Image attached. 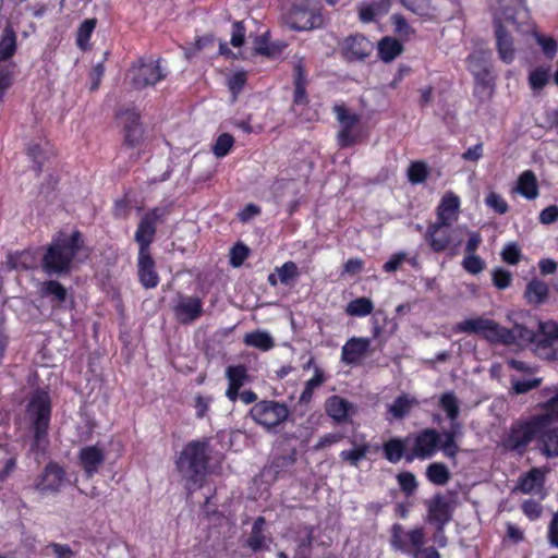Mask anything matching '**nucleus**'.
Wrapping results in <instances>:
<instances>
[{
  "instance_id": "nucleus-3",
  "label": "nucleus",
  "mask_w": 558,
  "mask_h": 558,
  "mask_svg": "<svg viewBox=\"0 0 558 558\" xmlns=\"http://www.w3.org/2000/svg\"><path fill=\"white\" fill-rule=\"evenodd\" d=\"M26 417L33 434L32 450L45 454L49 446V424L51 418V400L47 391L37 389L26 405Z\"/></svg>"
},
{
  "instance_id": "nucleus-35",
  "label": "nucleus",
  "mask_w": 558,
  "mask_h": 558,
  "mask_svg": "<svg viewBox=\"0 0 558 558\" xmlns=\"http://www.w3.org/2000/svg\"><path fill=\"white\" fill-rule=\"evenodd\" d=\"M517 191L527 199H535L538 196L537 179L532 170L520 174Z\"/></svg>"
},
{
  "instance_id": "nucleus-56",
  "label": "nucleus",
  "mask_w": 558,
  "mask_h": 558,
  "mask_svg": "<svg viewBox=\"0 0 558 558\" xmlns=\"http://www.w3.org/2000/svg\"><path fill=\"white\" fill-rule=\"evenodd\" d=\"M535 37L537 44L542 47L544 54L548 59H553L556 56L558 49L556 39L539 34H536Z\"/></svg>"
},
{
  "instance_id": "nucleus-19",
  "label": "nucleus",
  "mask_w": 558,
  "mask_h": 558,
  "mask_svg": "<svg viewBox=\"0 0 558 558\" xmlns=\"http://www.w3.org/2000/svg\"><path fill=\"white\" fill-rule=\"evenodd\" d=\"M137 268L138 279L144 288L151 289L158 286L159 276L150 251L138 252Z\"/></svg>"
},
{
  "instance_id": "nucleus-31",
  "label": "nucleus",
  "mask_w": 558,
  "mask_h": 558,
  "mask_svg": "<svg viewBox=\"0 0 558 558\" xmlns=\"http://www.w3.org/2000/svg\"><path fill=\"white\" fill-rule=\"evenodd\" d=\"M17 49L16 33L11 23H7L0 37V61L11 59Z\"/></svg>"
},
{
  "instance_id": "nucleus-59",
  "label": "nucleus",
  "mask_w": 558,
  "mask_h": 558,
  "mask_svg": "<svg viewBox=\"0 0 558 558\" xmlns=\"http://www.w3.org/2000/svg\"><path fill=\"white\" fill-rule=\"evenodd\" d=\"M492 275L493 283L497 289L504 290L511 284L512 275L509 270H506L504 268H495Z\"/></svg>"
},
{
  "instance_id": "nucleus-37",
  "label": "nucleus",
  "mask_w": 558,
  "mask_h": 558,
  "mask_svg": "<svg viewBox=\"0 0 558 558\" xmlns=\"http://www.w3.org/2000/svg\"><path fill=\"white\" fill-rule=\"evenodd\" d=\"M409 441V438L400 439V438H392L384 444V454L385 458L391 462L397 463L400 461L403 457L405 458V442Z\"/></svg>"
},
{
  "instance_id": "nucleus-38",
  "label": "nucleus",
  "mask_w": 558,
  "mask_h": 558,
  "mask_svg": "<svg viewBox=\"0 0 558 558\" xmlns=\"http://www.w3.org/2000/svg\"><path fill=\"white\" fill-rule=\"evenodd\" d=\"M243 341L246 345L262 351H268L275 347L274 338L268 332L260 330L246 333Z\"/></svg>"
},
{
  "instance_id": "nucleus-50",
  "label": "nucleus",
  "mask_w": 558,
  "mask_h": 558,
  "mask_svg": "<svg viewBox=\"0 0 558 558\" xmlns=\"http://www.w3.org/2000/svg\"><path fill=\"white\" fill-rule=\"evenodd\" d=\"M400 489L407 495L411 496L417 489V481L413 473L401 472L397 475Z\"/></svg>"
},
{
  "instance_id": "nucleus-5",
  "label": "nucleus",
  "mask_w": 558,
  "mask_h": 558,
  "mask_svg": "<svg viewBox=\"0 0 558 558\" xmlns=\"http://www.w3.org/2000/svg\"><path fill=\"white\" fill-rule=\"evenodd\" d=\"M286 24L293 31L305 32L320 28L324 16L318 0H296L284 15Z\"/></svg>"
},
{
  "instance_id": "nucleus-21",
  "label": "nucleus",
  "mask_w": 558,
  "mask_h": 558,
  "mask_svg": "<svg viewBox=\"0 0 558 558\" xmlns=\"http://www.w3.org/2000/svg\"><path fill=\"white\" fill-rule=\"evenodd\" d=\"M535 338V330L523 325L515 324L512 328L500 327V336L498 343L504 344H532Z\"/></svg>"
},
{
  "instance_id": "nucleus-25",
  "label": "nucleus",
  "mask_w": 558,
  "mask_h": 558,
  "mask_svg": "<svg viewBox=\"0 0 558 558\" xmlns=\"http://www.w3.org/2000/svg\"><path fill=\"white\" fill-rule=\"evenodd\" d=\"M5 267L8 270L24 271L37 267L36 252L28 248L7 255Z\"/></svg>"
},
{
  "instance_id": "nucleus-44",
  "label": "nucleus",
  "mask_w": 558,
  "mask_h": 558,
  "mask_svg": "<svg viewBox=\"0 0 558 558\" xmlns=\"http://www.w3.org/2000/svg\"><path fill=\"white\" fill-rule=\"evenodd\" d=\"M374 308L373 302L367 298H357L347 306V313L351 316H366Z\"/></svg>"
},
{
  "instance_id": "nucleus-51",
  "label": "nucleus",
  "mask_w": 558,
  "mask_h": 558,
  "mask_svg": "<svg viewBox=\"0 0 558 558\" xmlns=\"http://www.w3.org/2000/svg\"><path fill=\"white\" fill-rule=\"evenodd\" d=\"M296 461V452L292 450L289 454L275 457L271 461V469L279 474L290 469Z\"/></svg>"
},
{
  "instance_id": "nucleus-11",
  "label": "nucleus",
  "mask_w": 558,
  "mask_h": 558,
  "mask_svg": "<svg viewBox=\"0 0 558 558\" xmlns=\"http://www.w3.org/2000/svg\"><path fill=\"white\" fill-rule=\"evenodd\" d=\"M132 86L142 89L153 86L166 77V73L161 70L159 60H149L145 62L140 59L130 70Z\"/></svg>"
},
{
  "instance_id": "nucleus-28",
  "label": "nucleus",
  "mask_w": 558,
  "mask_h": 558,
  "mask_svg": "<svg viewBox=\"0 0 558 558\" xmlns=\"http://www.w3.org/2000/svg\"><path fill=\"white\" fill-rule=\"evenodd\" d=\"M352 407V403L348 400L336 395L329 397L325 403L326 413L338 424L348 421V415Z\"/></svg>"
},
{
  "instance_id": "nucleus-53",
  "label": "nucleus",
  "mask_w": 558,
  "mask_h": 558,
  "mask_svg": "<svg viewBox=\"0 0 558 558\" xmlns=\"http://www.w3.org/2000/svg\"><path fill=\"white\" fill-rule=\"evenodd\" d=\"M521 250L514 242L508 243L501 252L502 260L510 265H517L521 260Z\"/></svg>"
},
{
  "instance_id": "nucleus-6",
  "label": "nucleus",
  "mask_w": 558,
  "mask_h": 558,
  "mask_svg": "<svg viewBox=\"0 0 558 558\" xmlns=\"http://www.w3.org/2000/svg\"><path fill=\"white\" fill-rule=\"evenodd\" d=\"M555 392L545 403L547 421L544 423L538 434L537 450L547 459L558 457V427H550L549 424L554 420H558V388L553 389Z\"/></svg>"
},
{
  "instance_id": "nucleus-12",
  "label": "nucleus",
  "mask_w": 558,
  "mask_h": 558,
  "mask_svg": "<svg viewBox=\"0 0 558 558\" xmlns=\"http://www.w3.org/2000/svg\"><path fill=\"white\" fill-rule=\"evenodd\" d=\"M65 480V470L58 462L50 461L37 476L34 488L41 495H54L60 492Z\"/></svg>"
},
{
  "instance_id": "nucleus-57",
  "label": "nucleus",
  "mask_w": 558,
  "mask_h": 558,
  "mask_svg": "<svg viewBox=\"0 0 558 558\" xmlns=\"http://www.w3.org/2000/svg\"><path fill=\"white\" fill-rule=\"evenodd\" d=\"M401 3L411 12L418 16L429 15L428 0H400Z\"/></svg>"
},
{
  "instance_id": "nucleus-47",
  "label": "nucleus",
  "mask_w": 558,
  "mask_h": 558,
  "mask_svg": "<svg viewBox=\"0 0 558 558\" xmlns=\"http://www.w3.org/2000/svg\"><path fill=\"white\" fill-rule=\"evenodd\" d=\"M369 451L368 444L355 446L353 449L343 450L340 453L342 460L350 462L351 465L357 466L360 461L364 459Z\"/></svg>"
},
{
  "instance_id": "nucleus-40",
  "label": "nucleus",
  "mask_w": 558,
  "mask_h": 558,
  "mask_svg": "<svg viewBox=\"0 0 558 558\" xmlns=\"http://www.w3.org/2000/svg\"><path fill=\"white\" fill-rule=\"evenodd\" d=\"M498 2L505 19L512 24H515L517 17L525 11L524 0H498Z\"/></svg>"
},
{
  "instance_id": "nucleus-60",
  "label": "nucleus",
  "mask_w": 558,
  "mask_h": 558,
  "mask_svg": "<svg viewBox=\"0 0 558 558\" xmlns=\"http://www.w3.org/2000/svg\"><path fill=\"white\" fill-rule=\"evenodd\" d=\"M245 83H246V72H244V71L234 73L228 80V87H229L230 92L232 93L233 100L236 99V96L241 93Z\"/></svg>"
},
{
  "instance_id": "nucleus-43",
  "label": "nucleus",
  "mask_w": 558,
  "mask_h": 558,
  "mask_svg": "<svg viewBox=\"0 0 558 558\" xmlns=\"http://www.w3.org/2000/svg\"><path fill=\"white\" fill-rule=\"evenodd\" d=\"M333 112L336 113L337 120L339 121L343 129V133L352 131V129L360 121V117L356 113L349 112L344 105L333 106Z\"/></svg>"
},
{
  "instance_id": "nucleus-55",
  "label": "nucleus",
  "mask_w": 558,
  "mask_h": 558,
  "mask_svg": "<svg viewBox=\"0 0 558 558\" xmlns=\"http://www.w3.org/2000/svg\"><path fill=\"white\" fill-rule=\"evenodd\" d=\"M250 250L243 243H236L230 253V263L233 267H240L248 257Z\"/></svg>"
},
{
  "instance_id": "nucleus-23",
  "label": "nucleus",
  "mask_w": 558,
  "mask_h": 558,
  "mask_svg": "<svg viewBox=\"0 0 558 558\" xmlns=\"http://www.w3.org/2000/svg\"><path fill=\"white\" fill-rule=\"evenodd\" d=\"M226 377L229 383L226 396L230 401L234 402L239 398L241 387L248 379L247 368L245 365L241 364L228 366Z\"/></svg>"
},
{
  "instance_id": "nucleus-58",
  "label": "nucleus",
  "mask_w": 558,
  "mask_h": 558,
  "mask_svg": "<svg viewBox=\"0 0 558 558\" xmlns=\"http://www.w3.org/2000/svg\"><path fill=\"white\" fill-rule=\"evenodd\" d=\"M541 383L542 378L512 380V391L517 395H523L539 387Z\"/></svg>"
},
{
  "instance_id": "nucleus-45",
  "label": "nucleus",
  "mask_w": 558,
  "mask_h": 558,
  "mask_svg": "<svg viewBox=\"0 0 558 558\" xmlns=\"http://www.w3.org/2000/svg\"><path fill=\"white\" fill-rule=\"evenodd\" d=\"M96 25L97 20L95 17L86 19L81 23L76 37V44L81 49H86L90 35L94 32Z\"/></svg>"
},
{
  "instance_id": "nucleus-32",
  "label": "nucleus",
  "mask_w": 558,
  "mask_h": 558,
  "mask_svg": "<svg viewBox=\"0 0 558 558\" xmlns=\"http://www.w3.org/2000/svg\"><path fill=\"white\" fill-rule=\"evenodd\" d=\"M543 484L544 473L541 471V469L533 468L519 477L515 489L522 492L523 494H531L537 488L542 487Z\"/></svg>"
},
{
  "instance_id": "nucleus-41",
  "label": "nucleus",
  "mask_w": 558,
  "mask_h": 558,
  "mask_svg": "<svg viewBox=\"0 0 558 558\" xmlns=\"http://www.w3.org/2000/svg\"><path fill=\"white\" fill-rule=\"evenodd\" d=\"M426 477L435 485H445L450 480V472L444 463L434 462L427 466Z\"/></svg>"
},
{
  "instance_id": "nucleus-20",
  "label": "nucleus",
  "mask_w": 558,
  "mask_h": 558,
  "mask_svg": "<svg viewBox=\"0 0 558 558\" xmlns=\"http://www.w3.org/2000/svg\"><path fill=\"white\" fill-rule=\"evenodd\" d=\"M371 340L367 338H351L342 347L341 361L347 365L359 364L367 354Z\"/></svg>"
},
{
  "instance_id": "nucleus-36",
  "label": "nucleus",
  "mask_w": 558,
  "mask_h": 558,
  "mask_svg": "<svg viewBox=\"0 0 558 558\" xmlns=\"http://www.w3.org/2000/svg\"><path fill=\"white\" fill-rule=\"evenodd\" d=\"M303 536L299 538L293 558H311L312 546L314 542L315 527L313 525H304L302 527Z\"/></svg>"
},
{
  "instance_id": "nucleus-24",
  "label": "nucleus",
  "mask_w": 558,
  "mask_h": 558,
  "mask_svg": "<svg viewBox=\"0 0 558 558\" xmlns=\"http://www.w3.org/2000/svg\"><path fill=\"white\" fill-rule=\"evenodd\" d=\"M459 206L460 201L457 195L452 192L445 194L437 207V219L435 222H438V225L451 226V223L458 218Z\"/></svg>"
},
{
  "instance_id": "nucleus-7",
  "label": "nucleus",
  "mask_w": 558,
  "mask_h": 558,
  "mask_svg": "<svg viewBox=\"0 0 558 558\" xmlns=\"http://www.w3.org/2000/svg\"><path fill=\"white\" fill-rule=\"evenodd\" d=\"M250 414L256 423L267 429H272L288 420L290 411L284 403L263 400L253 405Z\"/></svg>"
},
{
  "instance_id": "nucleus-34",
  "label": "nucleus",
  "mask_w": 558,
  "mask_h": 558,
  "mask_svg": "<svg viewBox=\"0 0 558 558\" xmlns=\"http://www.w3.org/2000/svg\"><path fill=\"white\" fill-rule=\"evenodd\" d=\"M378 56L384 62H391L403 51V45L395 37L386 36L378 43Z\"/></svg>"
},
{
  "instance_id": "nucleus-46",
  "label": "nucleus",
  "mask_w": 558,
  "mask_h": 558,
  "mask_svg": "<svg viewBox=\"0 0 558 558\" xmlns=\"http://www.w3.org/2000/svg\"><path fill=\"white\" fill-rule=\"evenodd\" d=\"M428 167L423 161H414L408 168V179L412 184H420L428 177Z\"/></svg>"
},
{
  "instance_id": "nucleus-9",
  "label": "nucleus",
  "mask_w": 558,
  "mask_h": 558,
  "mask_svg": "<svg viewBox=\"0 0 558 558\" xmlns=\"http://www.w3.org/2000/svg\"><path fill=\"white\" fill-rule=\"evenodd\" d=\"M172 312L174 319L181 325H191L202 317L203 301L201 298L195 295H185L183 293H177Z\"/></svg>"
},
{
  "instance_id": "nucleus-16",
  "label": "nucleus",
  "mask_w": 558,
  "mask_h": 558,
  "mask_svg": "<svg viewBox=\"0 0 558 558\" xmlns=\"http://www.w3.org/2000/svg\"><path fill=\"white\" fill-rule=\"evenodd\" d=\"M117 117L123 124L124 143L130 147L137 146L143 138V128L140 123V113L134 109H124L117 112Z\"/></svg>"
},
{
  "instance_id": "nucleus-17",
  "label": "nucleus",
  "mask_w": 558,
  "mask_h": 558,
  "mask_svg": "<svg viewBox=\"0 0 558 558\" xmlns=\"http://www.w3.org/2000/svg\"><path fill=\"white\" fill-rule=\"evenodd\" d=\"M373 44L363 35H351L344 39L343 57L348 61H363L373 51Z\"/></svg>"
},
{
  "instance_id": "nucleus-18",
  "label": "nucleus",
  "mask_w": 558,
  "mask_h": 558,
  "mask_svg": "<svg viewBox=\"0 0 558 558\" xmlns=\"http://www.w3.org/2000/svg\"><path fill=\"white\" fill-rule=\"evenodd\" d=\"M106 456L98 446L83 447L78 452V463L82 466L86 478H92L98 473L100 466L105 463Z\"/></svg>"
},
{
  "instance_id": "nucleus-48",
  "label": "nucleus",
  "mask_w": 558,
  "mask_h": 558,
  "mask_svg": "<svg viewBox=\"0 0 558 558\" xmlns=\"http://www.w3.org/2000/svg\"><path fill=\"white\" fill-rule=\"evenodd\" d=\"M390 545L395 550L410 554L412 550L408 548L404 539V531L401 524L395 523L391 527Z\"/></svg>"
},
{
  "instance_id": "nucleus-4",
  "label": "nucleus",
  "mask_w": 558,
  "mask_h": 558,
  "mask_svg": "<svg viewBox=\"0 0 558 558\" xmlns=\"http://www.w3.org/2000/svg\"><path fill=\"white\" fill-rule=\"evenodd\" d=\"M548 415H536L530 421L513 424L507 434L502 437L501 446L506 451L523 456L527 446L538 439V434Z\"/></svg>"
},
{
  "instance_id": "nucleus-8",
  "label": "nucleus",
  "mask_w": 558,
  "mask_h": 558,
  "mask_svg": "<svg viewBox=\"0 0 558 558\" xmlns=\"http://www.w3.org/2000/svg\"><path fill=\"white\" fill-rule=\"evenodd\" d=\"M427 508L426 521L434 525L437 534H442L445 526L452 520L454 505L450 497L435 494L425 501Z\"/></svg>"
},
{
  "instance_id": "nucleus-54",
  "label": "nucleus",
  "mask_w": 558,
  "mask_h": 558,
  "mask_svg": "<svg viewBox=\"0 0 558 558\" xmlns=\"http://www.w3.org/2000/svg\"><path fill=\"white\" fill-rule=\"evenodd\" d=\"M462 266L468 272L477 275L484 270L485 262L476 254L465 255L462 260Z\"/></svg>"
},
{
  "instance_id": "nucleus-61",
  "label": "nucleus",
  "mask_w": 558,
  "mask_h": 558,
  "mask_svg": "<svg viewBox=\"0 0 558 558\" xmlns=\"http://www.w3.org/2000/svg\"><path fill=\"white\" fill-rule=\"evenodd\" d=\"M488 207L493 208L496 213L504 215L508 211L509 206L506 201L497 193L490 192L485 199Z\"/></svg>"
},
{
  "instance_id": "nucleus-52",
  "label": "nucleus",
  "mask_w": 558,
  "mask_h": 558,
  "mask_svg": "<svg viewBox=\"0 0 558 558\" xmlns=\"http://www.w3.org/2000/svg\"><path fill=\"white\" fill-rule=\"evenodd\" d=\"M46 147L41 144H31L27 148V155L33 159L36 165V171L39 173L43 169L44 161L46 159Z\"/></svg>"
},
{
  "instance_id": "nucleus-29",
  "label": "nucleus",
  "mask_w": 558,
  "mask_h": 558,
  "mask_svg": "<svg viewBox=\"0 0 558 558\" xmlns=\"http://www.w3.org/2000/svg\"><path fill=\"white\" fill-rule=\"evenodd\" d=\"M156 231L157 225L143 216L134 236V240L138 244V252L150 251L149 247L154 241Z\"/></svg>"
},
{
  "instance_id": "nucleus-22",
  "label": "nucleus",
  "mask_w": 558,
  "mask_h": 558,
  "mask_svg": "<svg viewBox=\"0 0 558 558\" xmlns=\"http://www.w3.org/2000/svg\"><path fill=\"white\" fill-rule=\"evenodd\" d=\"M449 227V225H438V222L428 226L425 239L434 252L440 253L452 243Z\"/></svg>"
},
{
  "instance_id": "nucleus-30",
  "label": "nucleus",
  "mask_w": 558,
  "mask_h": 558,
  "mask_svg": "<svg viewBox=\"0 0 558 558\" xmlns=\"http://www.w3.org/2000/svg\"><path fill=\"white\" fill-rule=\"evenodd\" d=\"M549 295V288L546 282L539 279H532L525 288L524 298L530 305L539 306L544 304Z\"/></svg>"
},
{
  "instance_id": "nucleus-63",
  "label": "nucleus",
  "mask_w": 558,
  "mask_h": 558,
  "mask_svg": "<svg viewBox=\"0 0 558 558\" xmlns=\"http://www.w3.org/2000/svg\"><path fill=\"white\" fill-rule=\"evenodd\" d=\"M278 270V276L283 284H289L292 279L298 277V267L293 262L284 263Z\"/></svg>"
},
{
  "instance_id": "nucleus-49",
  "label": "nucleus",
  "mask_w": 558,
  "mask_h": 558,
  "mask_svg": "<svg viewBox=\"0 0 558 558\" xmlns=\"http://www.w3.org/2000/svg\"><path fill=\"white\" fill-rule=\"evenodd\" d=\"M234 138L228 133H223L218 136L216 143L213 146V153L216 157H225L232 148Z\"/></svg>"
},
{
  "instance_id": "nucleus-10",
  "label": "nucleus",
  "mask_w": 558,
  "mask_h": 558,
  "mask_svg": "<svg viewBox=\"0 0 558 558\" xmlns=\"http://www.w3.org/2000/svg\"><path fill=\"white\" fill-rule=\"evenodd\" d=\"M470 70L475 77L474 96L482 102L492 98L494 94V81L483 59L477 53L468 57Z\"/></svg>"
},
{
  "instance_id": "nucleus-64",
  "label": "nucleus",
  "mask_w": 558,
  "mask_h": 558,
  "mask_svg": "<svg viewBox=\"0 0 558 558\" xmlns=\"http://www.w3.org/2000/svg\"><path fill=\"white\" fill-rule=\"evenodd\" d=\"M171 213V205L157 206L154 209L147 211L144 216L156 223L157 226L162 223L166 217Z\"/></svg>"
},
{
  "instance_id": "nucleus-42",
  "label": "nucleus",
  "mask_w": 558,
  "mask_h": 558,
  "mask_svg": "<svg viewBox=\"0 0 558 558\" xmlns=\"http://www.w3.org/2000/svg\"><path fill=\"white\" fill-rule=\"evenodd\" d=\"M439 407L450 421L458 420L460 414L459 400L453 391H446L439 398Z\"/></svg>"
},
{
  "instance_id": "nucleus-1",
  "label": "nucleus",
  "mask_w": 558,
  "mask_h": 558,
  "mask_svg": "<svg viewBox=\"0 0 558 558\" xmlns=\"http://www.w3.org/2000/svg\"><path fill=\"white\" fill-rule=\"evenodd\" d=\"M89 250L85 246L83 235L74 231L70 236L58 238L48 246L41 259V268L48 276L69 275L74 259L88 258Z\"/></svg>"
},
{
  "instance_id": "nucleus-39",
  "label": "nucleus",
  "mask_w": 558,
  "mask_h": 558,
  "mask_svg": "<svg viewBox=\"0 0 558 558\" xmlns=\"http://www.w3.org/2000/svg\"><path fill=\"white\" fill-rule=\"evenodd\" d=\"M417 404L418 402L415 398L410 397L409 395H401L396 398L391 405H389V412L395 418L401 420L410 413L414 405Z\"/></svg>"
},
{
  "instance_id": "nucleus-27",
  "label": "nucleus",
  "mask_w": 558,
  "mask_h": 558,
  "mask_svg": "<svg viewBox=\"0 0 558 558\" xmlns=\"http://www.w3.org/2000/svg\"><path fill=\"white\" fill-rule=\"evenodd\" d=\"M495 36L500 59L510 63L514 59L513 39L499 21H495Z\"/></svg>"
},
{
  "instance_id": "nucleus-2",
  "label": "nucleus",
  "mask_w": 558,
  "mask_h": 558,
  "mask_svg": "<svg viewBox=\"0 0 558 558\" xmlns=\"http://www.w3.org/2000/svg\"><path fill=\"white\" fill-rule=\"evenodd\" d=\"M210 441L208 438L187 442L178 459L175 466L186 481V489L192 492L202 486L210 460Z\"/></svg>"
},
{
  "instance_id": "nucleus-62",
  "label": "nucleus",
  "mask_w": 558,
  "mask_h": 558,
  "mask_svg": "<svg viewBox=\"0 0 558 558\" xmlns=\"http://www.w3.org/2000/svg\"><path fill=\"white\" fill-rule=\"evenodd\" d=\"M530 85L533 89H542L548 82V71L537 68L529 76Z\"/></svg>"
},
{
  "instance_id": "nucleus-14",
  "label": "nucleus",
  "mask_w": 558,
  "mask_h": 558,
  "mask_svg": "<svg viewBox=\"0 0 558 558\" xmlns=\"http://www.w3.org/2000/svg\"><path fill=\"white\" fill-rule=\"evenodd\" d=\"M440 445V434L434 428H425L414 438V445L411 452H408L405 460L412 462L415 458H430Z\"/></svg>"
},
{
  "instance_id": "nucleus-33",
  "label": "nucleus",
  "mask_w": 558,
  "mask_h": 558,
  "mask_svg": "<svg viewBox=\"0 0 558 558\" xmlns=\"http://www.w3.org/2000/svg\"><path fill=\"white\" fill-rule=\"evenodd\" d=\"M307 78L304 66L301 61L294 65V93L293 102L294 105H305L308 102L306 94Z\"/></svg>"
},
{
  "instance_id": "nucleus-13",
  "label": "nucleus",
  "mask_w": 558,
  "mask_h": 558,
  "mask_svg": "<svg viewBox=\"0 0 558 558\" xmlns=\"http://www.w3.org/2000/svg\"><path fill=\"white\" fill-rule=\"evenodd\" d=\"M500 325L493 319L476 317L469 318L458 323L454 326L456 332L469 335H481L492 343H498L500 336Z\"/></svg>"
},
{
  "instance_id": "nucleus-15",
  "label": "nucleus",
  "mask_w": 558,
  "mask_h": 558,
  "mask_svg": "<svg viewBox=\"0 0 558 558\" xmlns=\"http://www.w3.org/2000/svg\"><path fill=\"white\" fill-rule=\"evenodd\" d=\"M557 330V324L548 320L538 323L535 338L532 344L536 354L543 359L554 360L556 353L554 352V335Z\"/></svg>"
},
{
  "instance_id": "nucleus-26",
  "label": "nucleus",
  "mask_w": 558,
  "mask_h": 558,
  "mask_svg": "<svg viewBox=\"0 0 558 558\" xmlns=\"http://www.w3.org/2000/svg\"><path fill=\"white\" fill-rule=\"evenodd\" d=\"M38 293L41 298L49 299L53 307L62 306L69 299L66 288L57 280L40 282Z\"/></svg>"
}]
</instances>
